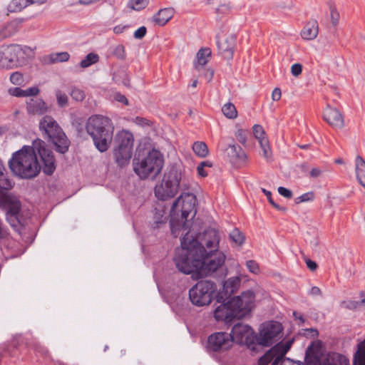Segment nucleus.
<instances>
[{"mask_svg": "<svg viewBox=\"0 0 365 365\" xmlns=\"http://www.w3.org/2000/svg\"><path fill=\"white\" fill-rule=\"evenodd\" d=\"M219 236L215 230L205 232L200 242L187 233L181 240V247L176 252L174 262L178 270L185 274L195 272L200 277L213 274L224 264L225 256L218 252Z\"/></svg>", "mask_w": 365, "mask_h": 365, "instance_id": "obj_1", "label": "nucleus"}, {"mask_svg": "<svg viewBox=\"0 0 365 365\" xmlns=\"http://www.w3.org/2000/svg\"><path fill=\"white\" fill-rule=\"evenodd\" d=\"M37 155L43 162V172L47 175H51L56 170L54 155L41 139L34 140L31 146L24 145L14 153L9 161V168L15 175L21 178L32 179L39 174L41 169Z\"/></svg>", "mask_w": 365, "mask_h": 365, "instance_id": "obj_2", "label": "nucleus"}, {"mask_svg": "<svg viewBox=\"0 0 365 365\" xmlns=\"http://www.w3.org/2000/svg\"><path fill=\"white\" fill-rule=\"evenodd\" d=\"M255 295L254 292L247 290L218 306L214 317L217 321L230 322L233 319H242L248 314L254 307Z\"/></svg>", "mask_w": 365, "mask_h": 365, "instance_id": "obj_3", "label": "nucleus"}, {"mask_svg": "<svg viewBox=\"0 0 365 365\" xmlns=\"http://www.w3.org/2000/svg\"><path fill=\"white\" fill-rule=\"evenodd\" d=\"M85 129L99 152L104 153L108 150L115 129L110 118L103 115H92L87 119Z\"/></svg>", "mask_w": 365, "mask_h": 365, "instance_id": "obj_4", "label": "nucleus"}, {"mask_svg": "<svg viewBox=\"0 0 365 365\" xmlns=\"http://www.w3.org/2000/svg\"><path fill=\"white\" fill-rule=\"evenodd\" d=\"M163 165V154L153 149L144 158L134 159L133 170L141 179L154 180L161 172Z\"/></svg>", "mask_w": 365, "mask_h": 365, "instance_id": "obj_5", "label": "nucleus"}, {"mask_svg": "<svg viewBox=\"0 0 365 365\" xmlns=\"http://www.w3.org/2000/svg\"><path fill=\"white\" fill-rule=\"evenodd\" d=\"M39 129L55 145L57 152L64 154L70 146V141L56 120L50 115H45L39 122Z\"/></svg>", "mask_w": 365, "mask_h": 365, "instance_id": "obj_6", "label": "nucleus"}, {"mask_svg": "<svg viewBox=\"0 0 365 365\" xmlns=\"http://www.w3.org/2000/svg\"><path fill=\"white\" fill-rule=\"evenodd\" d=\"M181 178V173L177 168H170L165 173L162 182L155 186V196L162 200L173 197L178 191Z\"/></svg>", "mask_w": 365, "mask_h": 365, "instance_id": "obj_7", "label": "nucleus"}, {"mask_svg": "<svg viewBox=\"0 0 365 365\" xmlns=\"http://www.w3.org/2000/svg\"><path fill=\"white\" fill-rule=\"evenodd\" d=\"M197 198L196 196L192 193H183L173 202L172 206V211L175 212L178 210V207L181 206V219L183 222L182 230H186L187 233L190 235V223L187 220L188 217L191 215L192 219L197 212L196 210Z\"/></svg>", "mask_w": 365, "mask_h": 365, "instance_id": "obj_8", "label": "nucleus"}, {"mask_svg": "<svg viewBox=\"0 0 365 365\" xmlns=\"http://www.w3.org/2000/svg\"><path fill=\"white\" fill-rule=\"evenodd\" d=\"M217 287L210 280H201L197 282L189 290V297L191 302L197 307H203L211 303Z\"/></svg>", "mask_w": 365, "mask_h": 365, "instance_id": "obj_9", "label": "nucleus"}, {"mask_svg": "<svg viewBox=\"0 0 365 365\" xmlns=\"http://www.w3.org/2000/svg\"><path fill=\"white\" fill-rule=\"evenodd\" d=\"M24 53L22 48L18 45L2 46L0 49V70L17 67L20 63L19 56Z\"/></svg>", "mask_w": 365, "mask_h": 365, "instance_id": "obj_10", "label": "nucleus"}, {"mask_svg": "<svg viewBox=\"0 0 365 365\" xmlns=\"http://www.w3.org/2000/svg\"><path fill=\"white\" fill-rule=\"evenodd\" d=\"M281 331V324L278 322H269L264 323L257 335H255V341L259 345L269 346L274 342L275 338Z\"/></svg>", "mask_w": 365, "mask_h": 365, "instance_id": "obj_11", "label": "nucleus"}, {"mask_svg": "<svg viewBox=\"0 0 365 365\" xmlns=\"http://www.w3.org/2000/svg\"><path fill=\"white\" fill-rule=\"evenodd\" d=\"M232 343L235 341L240 344L250 346L255 344V335L252 328L243 323L235 324L231 330Z\"/></svg>", "mask_w": 365, "mask_h": 365, "instance_id": "obj_12", "label": "nucleus"}, {"mask_svg": "<svg viewBox=\"0 0 365 365\" xmlns=\"http://www.w3.org/2000/svg\"><path fill=\"white\" fill-rule=\"evenodd\" d=\"M232 345L231 334L219 331L210 334L207 339V349L209 351H225Z\"/></svg>", "mask_w": 365, "mask_h": 365, "instance_id": "obj_13", "label": "nucleus"}, {"mask_svg": "<svg viewBox=\"0 0 365 365\" xmlns=\"http://www.w3.org/2000/svg\"><path fill=\"white\" fill-rule=\"evenodd\" d=\"M241 279L238 276L232 277L223 283L222 289L217 295L218 302H225L240 287Z\"/></svg>", "mask_w": 365, "mask_h": 365, "instance_id": "obj_14", "label": "nucleus"}, {"mask_svg": "<svg viewBox=\"0 0 365 365\" xmlns=\"http://www.w3.org/2000/svg\"><path fill=\"white\" fill-rule=\"evenodd\" d=\"M324 119L332 128L341 129L344 126L342 114L335 108L328 106L324 111Z\"/></svg>", "mask_w": 365, "mask_h": 365, "instance_id": "obj_15", "label": "nucleus"}, {"mask_svg": "<svg viewBox=\"0 0 365 365\" xmlns=\"http://www.w3.org/2000/svg\"><path fill=\"white\" fill-rule=\"evenodd\" d=\"M133 150L115 147L113 150V155L115 163L120 167L128 165L132 157Z\"/></svg>", "mask_w": 365, "mask_h": 365, "instance_id": "obj_16", "label": "nucleus"}, {"mask_svg": "<svg viewBox=\"0 0 365 365\" xmlns=\"http://www.w3.org/2000/svg\"><path fill=\"white\" fill-rule=\"evenodd\" d=\"M235 37L231 36L222 42H217L218 48L225 58H232L235 46Z\"/></svg>", "mask_w": 365, "mask_h": 365, "instance_id": "obj_17", "label": "nucleus"}, {"mask_svg": "<svg viewBox=\"0 0 365 365\" xmlns=\"http://www.w3.org/2000/svg\"><path fill=\"white\" fill-rule=\"evenodd\" d=\"M227 153L232 163H244L247 159V155L239 145H230L227 148Z\"/></svg>", "mask_w": 365, "mask_h": 365, "instance_id": "obj_18", "label": "nucleus"}, {"mask_svg": "<svg viewBox=\"0 0 365 365\" xmlns=\"http://www.w3.org/2000/svg\"><path fill=\"white\" fill-rule=\"evenodd\" d=\"M117 147L133 150L134 138L133 134L127 130H121L116 135Z\"/></svg>", "mask_w": 365, "mask_h": 365, "instance_id": "obj_19", "label": "nucleus"}, {"mask_svg": "<svg viewBox=\"0 0 365 365\" xmlns=\"http://www.w3.org/2000/svg\"><path fill=\"white\" fill-rule=\"evenodd\" d=\"M27 110L32 115H42L47 111V107L45 102L39 98L30 99L27 102Z\"/></svg>", "mask_w": 365, "mask_h": 365, "instance_id": "obj_20", "label": "nucleus"}, {"mask_svg": "<svg viewBox=\"0 0 365 365\" xmlns=\"http://www.w3.org/2000/svg\"><path fill=\"white\" fill-rule=\"evenodd\" d=\"M319 32L318 24L317 21H310L304 27L301 32L302 37L305 40L314 39Z\"/></svg>", "mask_w": 365, "mask_h": 365, "instance_id": "obj_21", "label": "nucleus"}, {"mask_svg": "<svg viewBox=\"0 0 365 365\" xmlns=\"http://www.w3.org/2000/svg\"><path fill=\"white\" fill-rule=\"evenodd\" d=\"M292 344V341H287L285 343H279L277 345L274 346L273 351L277 354L276 359L273 361L272 365H278L279 364V361L282 358H285L284 355L287 353V351L291 348Z\"/></svg>", "mask_w": 365, "mask_h": 365, "instance_id": "obj_22", "label": "nucleus"}, {"mask_svg": "<svg viewBox=\"0 0 365 365\" xmlns=\"http://www.w3.org/2000/svg\"><path fill=\"white\" fill-rule=\"evenodd\" d=\"M173 11L172 9L165 8L160 9L154 16L153 21L158 26H164L173 17Z\"/></svg>", "mask_w": 365, "mask_h": 365, "instance_id": "obj_23", "label": "nucleus"}, {"mask_svg": "<svg viewBox=\"0 0 365 365\" xmlns=\"http://www.w3.org/2000/svg\"><path fill=\"white\" fill-rule=\"evenodd\" d=\"M38 0H11L7 6V10L11 13L21 11L24 8L34 4Z\"/></svg>", "mask_w": 365, "mask_h": 365, "instance_id": "obj_24", "label": "nucleus"}, {"mask_svg": "<svg viewBox=\"0 0 365 365\" xmlns=\"http://www.w3.org/2000/svg\"><path fill=\"white\" fill-rule=\"evenodd\" d=\"M356 175L359 184L365 188V161L360 156L358 155L356 158Z\"/></svg>", "mask_w": 365, "mask_h": 365, "instance_id": "obj_25", "label": "nucleus"}, {"mask_svg": "<svg viewBox=\"0 0 365 365\" xmlns=\"http://www.w3.org/2000/svg\"><path fill=\"white\" fill-rule=\"evenodd\" d=\"M325 365H349V359L339 353H331L328 355Z\"/></svg>", "mask_w": 365, "mask_h": 365, "instance_id": "obj_26", "label": "nucleus"}, {"mask_svg": "<svg viewBox=\"0 0 365 365\" xmlns=\"http://www.w3.org/2000/svg\"><path fill=\"white\" fill-rule=\"evenodd\" d=\"M211 50L209 48H200L197 53V62L195 64V68L198 69L199 66L202 67L205 66L211 56Z\"/></svg>", "mask_w": 365, "mask_h": 365, "instance_id": "obj_27", "label": "nucleus"}, {"mask_svg": "<svg viewBox=\"0 0 365 365\" xmlns=\"http://www.w3.org/2000/svg\"><path fill=\"white\" fill-rule=\"evenodd\" d=\"M16 31V25L11 22L0 29V42L6 38L11 36Z\"/></svg>", "mask_w": 365, "mask_h": 365, "instance_id": "obj_28", "label": "nucleus"}, {"mask_svg": "<svg viewBox=\"0 0 365 365\" xmlns=\"http://www.w3.org/2000/svg\"><path fill=\"white\" fill-rule=\"evenodd\" d=\"M6 214L19 215L21 210V203L18 200H13L10 198H6Z\"/></svg>", "mask_w": 365, "mask_h": 365, "instance_id": "obj_29", "label": "nucleus"}, {"mask_svg": "<svg viewBox=\"0 0 365 365\" xmlns=\"http://www.w3.org/2000/svg\"><path fill=\"white\" fill-rule=\"evenodd\" d=\"M353 365H365V340L359 345L354 355Z\"/></svg>", "mask_w": 365, "mask_h": 365, "instance_id": "obj_30", "label": "nucleus"}, {"mask_svg": "<svg viewBox=\"0 0 365 365\" xmlns=\"http://www.w3.org/2000/svg\"><path fill=\"white\" fill-rule=\"evenodd\" d=\"M223 114L230 119H235L237 116V111L234 104L232 103H225L222 108Z\"/></svg>", "mask_w": 365, "mask_h": 365, "instance_id": "obj_31", "label": "nucleus"}, {"mask_svg": "<svg viewBox=\"0 0 365 365\" xmlns=\"http://www.w3.org/2000/svg\"><path fill=\"white\" fill-rule=\"evenodd\" d=\"M277 354L273 351V348H271L267 351L258 360V365H267L272 361V362L276 359Z\"/></svg>", "mask_w": 365, "mask_h": 365, "instance_id": "obj_32", "label": "nucleus"}, {"mask_svg": "<svg viewBox=\"0 0 365 365\" xmlns=\"http://www.w3.org/2000/svg\"><path fill=\"white\" fill-rule=\"evenodd\" d=\"M192 150L196 155L201 158L207 156L208 154V148L207 145L201 141L194 143Z\"/></svg>", "mask_w": 365, "mask_h": 365, "instance_id": "obj_33", "label": "nucleus"}, {"mask_svg": "<svg viewBox=\"0 0 365 365\" xmlns=\"http://www.w3.org/2000/svg\"><path fill=\"white\" fill-rule=\"evenodd\" d=\"M99 61V56L94 53H88L85 58H83L81 63L80 66L83 68H88L91 66V65L98 62Z\"/></svg>", "mask_w": 365, "mask_h": 365, "instance_id": "obj_34", "label": "nucleus"}, {"mask_svg": "<svg viewBox=\"0 0 365 365\" xmlns=\"http://www.w3.org/2000/svg\"><path fill=\"white\" fill-rule=\"evenodd\" d=\"M230 237L235 243L242 245L245 240L244 234L237 228H235L230 233Z\"/></svg>", "mask_w": 365, "mask_h": 365, "instance_id": "obj_35", "label": "nucleus"}, {"mask_svg": "<svg viewBox=\"0 0 365 365\" xmlns=\"http://www.w3.org/2000/svg\"><path fill=\"white\" fill-rule=\"evenodd\" d=\"M70 55L68 52L55 53L50 56V61L53 63L66 62L69 60Z\"/></svg>", "mask_w": 365, "mask_h": 365, "instance_id": "obj_36", "label": "nucleus"}, {"mask_svg": "<svg viewBox=\"0 0 365 365\" xmlns=\"http://www.w3.org/2000/svg\"><path fill=\"white\" fill-rule=\"evenodd\" d=\"M259 144L262 150L264 158L267 161H270L272 160V152L268 139L259 140Z\"/></svg>", "mask_w": 365, "mask_h": 365, "instance_id": "obj_37", "label": "nucleus"}, {"mask_svg": "<svg viewBox=\"0 0 365 365\" xmlns=\"http://www.w3.org/2000/svg\"><path fill=\"white\" fill-rule=\"evenodd\" d=\"M6 218L9 225L16 230H17L21 225L19 215L6 214Z\"/></svg>", "mask_w": 365, "mask_h": 365, "instance_id": "obj_38", "label": "nucleus"}, {"mask_svg": "<svg viewBox=\"0 0 365 365\" xmlns=\"http://www.w3.org/2000/svg\"><path fill=\"white\" fill-rule=\"evenodd\" d=\"M148 0H131L129 2V6L134 10L140 11L148 5Z\"/></svg>", "mask_w": 365, "mask_h": 365, "instance_id": "obj_39", "label": "nucleus"}, {"mask_svg": "<svg viewBox=\"0 0 365 365\" xmlns=\"http://www.w3.org/2000/svg\"><path fill=\"white\" fill-rule=\"evenodd\" d=\"M253 134L259 143L261 140H267V138L265 136L264 130L260 125H255L253 126Z\"/></svg>", "mask_w": 365, "mask_h": 365, "instance_id": "obj_40", "label": "nucleus"}, {"mask_svg": "<svg viewBox=\"0 0 365 365\" xmlns=\"http://www.w3.org/2000/svg\"><path fill=\"white\" fill-rule=\"evenodd\" d=\"M70 95L71 98L76 101H82L86 97L83 90L75 87L71 89Z\"/></svg>", "mask_w": 365, "mask_h": 365, "instance_id": "obj_41", "label": "nucleus"}, {"mask_svg": "<svg viewBox=\"0 0 365 365\" xmlns=\"http://www.w3.org/2000/svg\"><path fill=\"white\" fill-rule=\"evenodd\" d=\"M315 197V195L314 192H308L306 193H304L303 195H300L299 197H297L295 198L294 201L296 204H299L302 202H309L314 200Z\"/></svg>", "mask_w": 365, "mask_h": 365, "instance_id": "obj_42", "label": "nucleus"}, {"mask_svg": "<svg viewBox=\"0 0 365 365\" xmlns=\"http://www.w3.org/2000/svg\"><path fill=\"white\" fill-rule=\"evenodd\" d=\"M10 81L16 86H21L24 83L23 75L19 72H14L10 76Z\"/></svg>", "mask_w": 365, "mask_h": 365, "instance_id": "obj_43", "label": "nucleus"}, {"mask_svg": "<svg viewBox=\"0 0 365 365\" xmlns=\"http://www.w3.org/2000/svg\"><path fill=\"white\" fill-rule=\"evenodd\" d=\"M56 96L58 105L60 107H65L68 105V96L66 93L58 90L56 92Z\"/></svg>", "mask_w": 365, "mask_h": 365, "instance_id": "obj_44", "label": "nucleus"}, {"mask_svg": "<svg viewBox=\"0 0 365 365\" xmlns=\"http://www.w3.org/2000/svg\"><path fill=\"white\" fill-rule=\"evenodd\" d=\"M330 9V18L331 21V24L333 26H336L339 24V13L336 10V8L334 5H331L329 7Z\"/></svg>", "mask_w": 365, "mask_h": 365, "instance_id": "obj_45", "label": "nucleus"}, {"mask_svg": "<svg viewBox=\"0 0 365 365\" xmlns=\"http://www.w3.org/2000/svg\"><path fill=\"white\" fill-rule=\"evenodd\" d=\"M113 55L116 56L118 58L123 59L125 57V48L123 45L118 44L113 48Z\"/></svg>", "mask_w": 365, "mask_h": 365, "instance_id": "obj_46", "label": "nucleus"}, {"mask_svg": "<svg viewBox=\"0 0 365 365\" xmlns=\"http://www.w3.org/2000/svg\"><path fill=\"white\" fill-rule=\"evenodd\" d=\"M247 133V130L243 129H238L236 133L237 139L242 145H245L246 143Z\"/></svg>", "mask_w": 365, "mask_h": 365, "instance_id": "obj_47", "label": "nucleus"}, {"mask_svg": "<svg viewBox=\"0 0 365 365\" xmlns=\"http://www.w3.org/2000/svg\"><path fill=\"white\" fill-rule=\"evenodd\" d=\"M247 267L252 273H257L259 270V265L255 260H249L246 263Z\"/></svg>", "mask_w": 365, "mask_h": 365, "instance_id": "obj_48", "label": "nucleus"}, {"mask_svg": "<svg viewBox=\"0 0 365 365\" xmlns=\"http://www.w3.org/2000/svg\"><path fill=\"white\" fill-rule=\"evenodd\" d=\"M305 365H321L319 357L315 356H306Z\"/></svg>", "mask_w": 365, "mask_h": 365, "instance_id": "obj_49", "label": "nucleus"}, {"mask_svg": "<svg viewBox=\"0 0 365 365\" xmlns=\"http://www.w3.org/2000/svg\"><path fill=\"white\" fill-rule=\"evenodd\" d=\"M24 91L21 88L15 87L11 88L9 89V93L10 95L16 97H24Z\"/></svg>", "mask_w": 365, "mask_h": 365, "instance_id": "obj_50", "label": "nucleus"}, {"mask_svg": "<svg viewBox=\"0 0 365 365\" xmlns=\"http://www.w3.org/2000/svg\"><path fill=\"white\" fill-rule=\"evenodd\" d=\"M302 66L300 63H294L291 67V73L294 76H298L302 73Z\"/></svg>", "mask_w": 365, "mask_h": 365, "instance_id": "obj_51", "label": "nucleus"}, {"mask_svg": "<svg viewBox=\"0 0 365 365\" xmlns=\"http://www.w3.org/2000/svg\"><path fill=\"white\" fill-rule=\"evenodd\" d=\"M24 97L35 96L39 93L37 87H31L24 91Z\"/></svg>", "mask_w": 365, "mask_h": 365, "instance_id": "obj_52", "label": "nucleus"}, {"mask_svg": "<svg viewBox=\"0 0 365 365\" xmlns=\"http://www.w3.org/2000/svg\"><path fill=\"white\" fill-rule=\"evenodd\" d=\"M278 192L282 195L283 197L291 199L292 197V192L284 187H278Z\"/></svg>", "mask_w": 365, "mask_h": 365, "instance_id": "obj_53", "label": "nucleus"}, {"mask_svg": "<svg viewBox=\"0 0 365 365\" xmlns=\"http://www.w3.org/2000/svg\"><path fill=\"white\" fill-rule=\"evenodd\" d=\"M147 32V29L145 26H141L134 32V37L137 39L143 38Z\"/></svg>", "mask_w": 365, "mask_h": 365, "instance_id": "obj_54", "label": "nucleus"}, {"mask_svg": "<svg viewBox=\"0 0 365 365\" xmlns=\"http://www.w3.org/2000/svg\"><path fill=\"white\" fill-rule=\"evenodd\" d=\"M280 365H304L303 363L300 361H295L289 358H282L279 361Z\"/></svg>", "mask_w": 365, "mask_h": 365, "instance_id": "obj_55", "label": "nucleus"}, {"mask_svg": "<svg viewBox=\"0 0 365 365\" xmlns=\"http://www.w3.org/2000/svg\"><path fill=\"white\" fill-rule=\"evenodd\" d=\"M322 170L319 168H313L309 172V177L312 178H317L321 176Z\"/></svg>", "mask_w": 365, "mask_h": 365, "instance_id": "obj_56", "label": "nucleus"}, {"mask_svg": "<svg viewBox=\"0 0 365 365\" xmlns=\"http://www.w3.org/2000/svg\"><path fill=\"white\" fill-rule=\"evenodd\" d=\"M282 92L281 90L278 88H275L272 93V98L274 101H277L281 98Z\"/></svg>", "mask_w": 365, "mask_h": 365, "instance_id": "obj_57", "label": "nucleus"}, {"mask_svg": "<svg viewBox=\"0 0 365 365\" xmlns=\"http://www.w3.org/2000/svg\"><path fill=\"white\" fill-rule=\"evenodd\" d=\"M305 262H306V264L307 266V267L311 270V271H315L317 269V264L309 259H305Z\"/></svg>", "mask_w": 365, "mask_h": 365, "instance_id": "obj_58", "label": "nucleus"}, {"mask_svg": "<svg viewBox=\"0 0 365 365\" xmlns=\"http://www.w3.org/2000/svg\"><path fill=\"white\" fill-rule=\"evenodd\" d=\"M115 99L118 102L124 103L125 105L128 104V101L126 97L120 93H116L115 95Z\"/></svg>", "mask_w": 365, "mask_h": 365, "instance_id": "obj_59", "label": "nucleus"}, {"mask_svg": "<svg viewBox=\"0 0 365 365\" xmlns=\"http://www.w3.org/2000/svg\"><path fill=\"white\" fill-rule=\"evenodd\" d=\"M127 27V26L118 25L113 28V32L116 34H121Z\"/></svg>", "mask_w": 365, "mask_h": 365, "instance_id": "obj_60", "label": "nucleus"}, {"mask_svg": "<svg viewBox=\"0 0 365 365\" xmlns=\"http://www.w3.org/2000/svg\"><path fill=\"white\" fill-rule=\"evenodd\" d=\"M205 167L198 165L197 167V173L201 177H206L207 175V173L205 170Z\"/></svg>", "mask_w": 365, "mask_h": 365, "instance_id": "obj_61", "label": "nucleus"}, {"mask_svg": "<svg viewBox=\"0 0 365 365\" xmlns=\"http://www.w3.org/2000/svg\"><path fill=\"white\" fill-rule=\"evenodd\" d=\"M135 122L140 125H149V120L145 119V118H140V117H137L135 118Z\"/></svg>", "mask_w": 365, "mask_h": 365, "instance_id": "obj_62", "label": "nucleus"}, {"mask_svg": "<svg viewBox=\"0 0 365 365\" xmlns=\"http://www.w3.org/2000/svg\"><path fill=\"white\" fill-rule=\"evenodd\" d=\"M310 294L314 296H318L321 294V290L318 287H313L310 290Z\"/></svg>", "mask_w": 365, "mask_h": 365, "instance_id": "obj_63", "label": "nucleus"}, {"mask_svg": "<svg viewBox=\"0 0 365 365\" xmlns=\"http://www.w3.org/2000/svg\"><path fill=\"white\" fill-rule=\"evenodd\" d=\"M214 71L211 69H207L206 73L205 74V77L207 79L208 81H210L213 77Z\"/></svg>", "mask_w": 365, "mask_h": 365, "instance_id": "obj_64", "label": "nucleus"}]
</instances>
